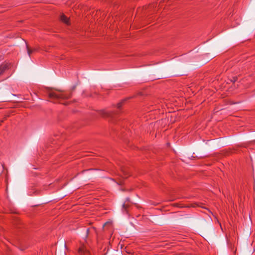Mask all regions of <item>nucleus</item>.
Instances as JSON below:
<instances>
[{
	"label": "nucleus",
	"instance_id": "nucleus-1",
	"mask_svg": "<svg viewBox=\"0 0 255 255\" xmlns=\"http://www.w3.org/2000/svg\"><path fill=\"white\" fill-rule=\"evenodd\" d=\"M48 98L53 102H56L61 99H66L70 98V95L62 92L60 90H53L48 88L47 91Z\"/></svg>",
	"mask_w": 255,
	"mask_h": 255
},
{
	"label": "nucleus",
	"instance_id": "nucleus-2",
	"mask_svg": "<svg viewBox=\"0 0 255 255\" xmlns=\"http://www.w3.org/2000/svg\"><path fill=\"white\" fill-rule=\"evenodd\" d=\"M79 255H89V252L84 246H81L78 250Z\"/></svg>",
	"mask_w": 255,
	"mask_h": 255
},
{
	"label": "nucleus",
	"instance_id": "nucleus-3",
	"mask_svg": "<svg viewBox=\"0 0 255 255\" xmlns=\"http://www.w3.org/2000/svg\"><path fill=\"white\" fill-rule=\"evenodd\" d=\"M8 68V65L7 64H2L0 66V76Z\"/></svg>",
	"mask_w": 255,
	"mask_h": 255
},
{
	"label": "nucleus",
	"instance_id": "nucleus-4",
	"mask_svg": "<svg viewBox=\"0 0 255 255\" xmlns=\"http://www.w3.org/2000/svg\"><path fill=\"white\" fill-rule=\"evenodd\" d=\"M60 20L66 24H68L69 23V18L64 14L61 15Z\"/></svg>",
	"mask_w": 255,
	"mask_h": 255
},
{
	"label": "nucleus",
	"instance_id": "nucleus-5",
	"mask_svg": "<svg viewBox=\"0 0 255 255\" xmlns=\"http://www.w3.org/2000/svg\"><path fill=\"white\" fill-rule=\"evenodd\" d=\"M102 115L103 117H107L111 116L112 114L106 111H102Z\"/></svg>",
	"mask_w": 255,
	"mask_h": 255
},
{
	"label": "nucleus",
	"instance_id": "nucleus-6",
	"mask_svg": "<svg viewBox=\"0 0 255 255\" xmlns=\"http://www.w3.org/2000/svg\"><path fill=\"white\" fill-rule=\"evenodd\" d=\"M27 53L29 55V56H30L31 53L33 51H35V49L31 50L29 48V47L27 46Z\"/></svg>",
	"mask_w": 255,
	"mask_h": 255
},
{
	"label": "nucleus",
	"instance_id": "nucleus-7",
	"mask_svg": "<svg viewBox=\"0 0 255 255\" xmlns=\"http://www.w3.org/2000/svg\"><path fill=\"white\" fill-rule=\"evenodd\" d=\"M125 100H124L122 101L121 102L117 104V106L118 109H120L122 107V104L125 102Z\"/></svg>",
	"mask_w": 255,
	"mask_h": 255
},
{
	"label": "nucleus",
	"instance_id": "nucleus-8",
	"mask_svg": "<svg viewBox=\"0 0 255 255\" xmlns=\"http://www.w3.org/2000/svg\"><path fill=\"white\" fill-rule=\"evenodd\" d=\"M89 232V229H87V233L88 234Z\"/></svg>",
	"mask_w": 255,
	"mask_h": 255
}]
</instances>
